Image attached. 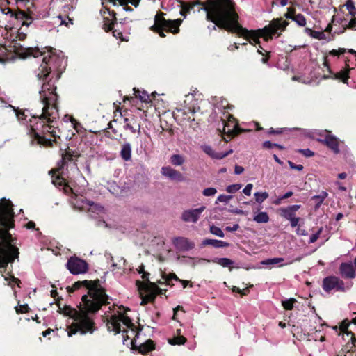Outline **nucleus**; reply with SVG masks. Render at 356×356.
<instances>
[{"instance_id":"f257e3e1","label":"nucleus","mask_w":356,"mask_h":356,"mask_svg":"<svg viewBox=\"0 0 356 356\" xmlns=\"http://www.w3.org/2000/svg\"><path fill=\"white\" fill-rule=\"evenodd\" d=\"M30 23L24 22L18 30H12L11 34H15L13 41L8 46L9 51H14L22 58L29 56L38 57L44 55L42 63L35 71L36 77L42 82L41 90L39 91L40 99L42 105V112L34 114L29 119L30 134L34 137L38 144L50 146L52 144L51 139H47L40 136L41 134L49 133L52 136H56L55 124L58 119V111L56 105L58 95L56 92V87L52 81L53 73H57V79L60 77L63 70L65 67L66 60L61 51L56 49L46 47L47 52H42L39 49L24 48L17 42V40H24L26 37V29Z\"/></svg>"},{"instance_id":"f03ea898","label":"nucleus","mask_w":356,"mask_h":356,"mask_svg":"<svg viewBox=\"0 0 356 356\" xmlns=\"http://www.w3.org/2000/svg\"><path fill=\"white\" fill-rule=\"evenodd\" d=\"M203 9L207 13V19L216 26L225 30L236 33L243 37L251 44H259V38L265 41L273 38V35L279 36L288 26L289 23L282 18L274 19L268 25L263 29L249 31L243 28L238 23V14L234 9L232 0H207L202 3Z\"/></svg>"},{"instance_id":"7ed1b4c3","label":"nucleus","mask_w":356,"mask_h":356,"mask_svg":"<svg viewBox=\"0 0 356 356\" xmlns=\"http://www.w3.org/2000/svg\"><path fill=\"white\" fill-rule=\"evenodd\" d=\"M81 286L85 288L87 293L83 295L79 309L60 303L57 304L58 312L72 320L71 324L67 327L68 337L78 332L81 334L93 333L95 327L92 315L108 302V296L100 286L99 280L77 282L72 288L76 290Z\"/></svg>"},{"instance_id":"20e7f679","label":"nucleus","mask_w":356,"mask_h":356,"mask_svg":"<svg viewBox=\"0 0 356 356\" xmlns=\"http://www.w3.org/2000/svg\"><path fill=\"white\" fill-rule=\"evenodd\" d=\"M13 209L12 202L6 198L0 200V268L13 262L18 257V249L11 244V235L8 230L13 227Z\"/></svg>"},{"instance_id":"39448f33","label":"nucleus","mask_w":356,"mask_h":356,"mask_svg":"<svg viewBox=\"0 0 356 356\" xmlns=\"http://www.w3.org/2000/svg\"><path fill=\"white\" fill-rule=\"evenodd\" d=\"M128 311H129V309L122 306L114 308L110 314H106V325L110 332H113L115 334L122 333L124 343L127 340L131 339V344L136 346V338L138 337L139 332H136V326L127 316Z\"/></svg>"},{"instance_id":"423d86ee","label":"nucleus","mask_w":356,"mask_h":356,"mask_svg":"<svg viewBox=\"0 0 356 356\" xmlns=\"http://www.w3.org/2000/svg\"><path fill=\"white\" fill-rule=\"evenodd\" d=\"M60 169L56 170H51L52 175V183L55 186H63V190L65 193H71L72 195L70 198V203L72 206L79 211H86L90 213H97L103 211V208L98 204H95L93 202L86 200L85 197L81 194H77L74 188L65 183V180L60 177Z\"/></svg>"},{"instance_id":"0eeeda50","label":"nucleus","mask_w":356,"mask_h":356,"mask_svg":"<svg viewBox=\"0 0 356 356\" xmlns=\"http://www.w3.org/2000/svg\"><path fill=\"white\" fill-rule=\"evenodd\" d=\"M184 104L185 105L183 107L175 109L173 112L174 118L181 125L191 121L190 127L195 129L197 127V123L195 122V118L193 116L194 113L200 111L197 102L194 99L193 95H188L186 96Z\"/></svg>"},{"instance_id":"6e6552de","label":"nucleus","mask_w":356,"mask_h":356,"mask_svg":"<svg viewBox=\"0 0 356 356\" xmlns=\"http://www.w3.org/2000/svg\"><path fill=\"white\" fill-rule=\"evenodd\" d=\"M77 0H51L50 8L60 11L57 15L56 19L60 24H72V19L69 17L68 14L74 10Z\"/></svg>"},{"instance_id":"1a4fd4ad","label":"nucleus","mask_w":356,"mask_h":356,"mask_svg":"<svg viewBox=\"0 0 356 356\" xmlns=\"http://www.w3.org/2000/svg\"><path fill=\"white\" fill-rule=\"evenodd\" d=\"M182 20L177 19L175 20H166L163 14H157L154 18V24L152 26V30L158 33L161 37H164V31L177 33L179 32V27Z\"/></svg>"},{"instance_id":"9d476101","label":"nucleus","mask_w":356,"mask_h":356,"mask_svg":"<svg viewBox=\"0 0 356 356\" xmlns=\"http://www.w3.org/2000/svg\"><path fill=\"white\" fill-rule=\"evenodd\" d=\"M136 285L141 296V305H145L154 300L156 295L161 291V289L153 282H141L138 280Z\"/></svg>"},{"instance_id":"9b49d317","label":"nucleus","mask_w":356,"mask_h":356,"mask_svg":"<svg viewBox=\"0 0 356 356\" xmlns=\"http://www.w3.org/2000/svg\"><path fill=\"white\" fill-rule=\"evenodd\" d=\"M351 287V283L345 284L339 277L330 276L323 281V289L326 292L346 291Z\"/></svg>"},{"instance_id":"f8f14e48","label":"nucleus","mask_w":356,"mask_h":356,"mask_svg":"<svg viewBox=\"0 0 356 356\" xmlns=\"http://www.w3.org/2000/svg\"><path fill=\"white\" fill-rule=\"evenodd\" d=\"M221 126L222 128L219 126L218 130L220 133L227 135V137L224 138L226 141H229L234 136L240 132L236 120L232 115H229L227 121L222 120Z\"/></svg>"},{"instance_id":"ddd939ff","label":"nucleus","mask_w":356,"mask_h":356,"mask_svg":"<svg viewBox=\"0 0 356 356\" xmlns=\"http://www.w3.org/2000/svg\"><path fill=\"white\" fill-rule=\"evenodd\" d=\"M67 269L73 275L82 274L87 271V263L77 257H70L66 264Z\"/></svg>"},{"instance_id":"4468645a","label":"nucleus","mask_w":356,"mask_h":356,"mask_svg":"<svg viewBox=\"0 0 356 356\" xmlns=\"http://www.w3.org/2000/svg\"><path fill=\"white\" fill-rule=\"evenodd\" d=\"M205 209L206 207L202 205L197 209L184 210L181 213V219L185 222L196 223Z\"/></svg>"},{"instance_id":"2eb2a0df","label":"nucleus","mask_w":356,"mask_h":356,"mask_svg":"<svg viewBox=\"0 0 356 356\" xmlns=\"http://www.w3.org/2000/svg\"><path fill=\"white\" fill-rule=\"evenodd\" d=\"M161 173L163 177L172 181L181 182L185 180L184 177L180 172L171 168L170 166L162 167L161 170Z\"/></svg>"},{"instance_id":"dca6fc26","label":"nucleus","mask_w":356,"mask_h":356,"mask_svg":"<svg viewBox=\"0 0 356 356\" xmlns=\"http://www.w3.org/2000/svg\"><path fill=\"white\" fill-rule=\"evenodd\" d=\"M303 258L302 256L298 257L293 260H289L286 263H284V258L282 257H275L267 259L261 261V264L264 266H277L282 267L284 266L290 265L295 261H300Z\"/></svg>"},{"instance_id":"f3484780","label":"nucleus","mask_w":356,"mask_h":356,"mask_svg":"<svg viewBox=\"0 0 356 356\" xmlns=\"http://www.w3.org/2000/svg\"><path fill=\"white\" fill-rule=\"evenodd\" d=\"M175 247L180 251H186L193 249L195 244L184 237H177L172 240Z\"/></svg>"},{"instance_id":"a211bd4d","label":"nucleus","mask_w":356,"mask_h":356,"mask_svg":"<svg viewBox=\"0 0 356 356\" xmlns=\"http://www.w3.org/2000/svg\"><path fill=\"white\" fill-rule=\"evenodd\" d=\"M134 95L136 97H138L140 101L143 102H154L155 106H159L157 102L159 100L156 99V92H152L151 95H149L145 90H140L139 89L134 88Z\"/></svg>"},{"instance_id":"6ab92c4d","label":"nucleus","mask_w":356,"mask_h":356,"mask_svg":"<svg viewBox=\"0 0 356 356\" xmlns=\"http://www.w3.org/2000/svg\"><path fill=\"white\" fill-rule=\"evenodd\" d=\"M201 149L205 154L213 159H222L233 152L232 149H229L226 152H218L213 150L211 146L207 145H202Z\"/></svg>"},{"instance_id":"aec40b11","label":"nucleus","mask_w":356,"mask_h":356,"mask_svg":"<svg viewBox=\"0 0 356 356\" xmlns=\"http://www.w3.org/2000/svg\"><path fill=\"white\" fill-rule=\"evenodd\" d=\"M140 0H111V3H113V6H121L122 10L125 11H132L133 9L128 6V3H131V5L137 7L139 4Z\"/></svg>"},{"instance_id":"412c9836","label":"nucleus","mask_w":356,"mask_h":356,"mask_svg":"<svg viewBox=\"0 0 356 356\" xmlns=\"http://www.w3.org/2000/svg\"><path fill=\"white\" fill-rule=\"evenodd\" d=\"M124 128L125 129L130 130L132 133H138L140 132V125L136 123V119L134 117L131 118H124Z\"/></svg>"},{"instance_id":"4be33fe9","label":"nucleus","mask_w":356,"mask_h":356,"mask_svg":"<svg viewBox=\"0 0 356 356\" xmlns=\"http://www.w3.org/2000/svg\"><path fill=\"white\" fill-rule=\"evenodd\" d=\"M322 141H323L334 153L337 154L339 152L338 140L333 136L326 133L325 137L322 140Z\"/></svg>"},{"instance_id":"5701e85b","label":"nucleus","mask_w":356,"mask_h":356,"mask_svg":"<svg viewBox=\"0 0 356 356\" xmlns=\"http://www.w3.org/2000/svg\"><path fill=\"white\" fill-rule=\"evenodd\" d=\"M300 208V205L295 204L281 209L282 216L286 220H290L296 216V212Z\"/></svg>"},{"instance_id":"b1692460","label":"nucleus","mask_w":356,"mask_h":356,"mask_svg":"<svg viewBox=\"0 0 356 356\" xmlns=\"http://www.w3.org/2000/svg\"><path fill=\"white\" fill-rule=\"evenodd\" d=\"M341 274L343 277L353 278L355 277V270L352 264L343 263L340 266Z\"/></svg>"},{"instance_id":"393cba45","label":"nucleus","mask_w":356,"mask_h":356,"mask_svg":"<svg viewBox=\"0 0 356 356\" xmlns=\"http://www.w3.org/2000/svg\"><path fill=\"white\" fill-rule=\"evenodd\" d=\"M172 280H175V281H179L180 282L182 283L183 284V287L185 288L186 287L187 284H188V281L187 280H179L177 275L174 273L172 274H170V275H163L162 277V281L160 280L159 281V283L160 284H166L167 285H172Z\"/></svg>"},{"instance_id":"a878e982","label":"nucleus","mask_w":356,"mask_h":356,"mask_svg":"<svg viewBox=\"0 0 356 356\" xmlns=\"http://www.w3.org/2000/svg\"><path fill=\"white\" fill-rule=\"evenodd\" d=\"M108 13L109 14L111 18L107 17H104V24L103 28L106 31H109L113 30V26H114V21H115V13L112 11L111 13L108 10Z\"/></svg>"},{"instance_id":"bb28decb","label":"nucleus","mask_w":356,"mask_h":356,"mask_svg":"<svg viewBox=\"0 0 356 356\" xmlns=\"http://www.w3.org/2000/svg\"><path fill=\"white\" fill-rule=\"evenodd\" d=\"M121 157L126 161H129L131 157V147L129 143L122 145L120 151Z\"/></svg>"},{"instance_id":"cd10ccee","label":"nucleus","mask_w":356,"mask_h":356,"mask_svg":"<svg viewBox=\"0 0 356 356\" xmlns=\"http://www.w3.org/2000/svg\"><path fill=\"white\" fill-rule=\"evenodd\" d=\"M204 245H212L215 248H222L227 246V243L222 241L216 239H205L202 241Z\"/></svg>"},{"instance_id":"c85d7f7f","label":"nucleus","mask_w":356,"mask_h":356,"mask_svg":"<svg viewBox=\"0 0 356 356\" xmlns=\"http://www.w3.org/2000/svg\"><path fill=\"white\" fill-rule=\"evenodd\" d=\"M154 348V344L152 340H147L145 343L140 344L138 350L141 353H146Z\"/></svg>"},{"instance_id":"c756f323","label":"nucleus","mask_w":356,"mask_h":356,"mask_svg":"<svg viewBox=\"0 0 356 356\" xmlns=\"http://www.w3.org/2000/svg\"><path fill=\"white\" fill-rule=\"evenodd\" d=\"M2 276L4 277L5 281L7 282V284L8 286H10L12 288L14 286V285H17L18 287L20 286V280L17 278H15L12 275L8 273L7 275H2Z\"/></svg>"},{"instance_id":"7c9ffc66","label":"nucleus","mask_w":356,"mask_h":356,"mask_svg":"<svg viewBox=\"0 0 356 356\" xmlns=\"http://www.w3.org/2000/svg\"><path fill=\"white\" fill-rule=\"evenodd\" d=\"M349 68H346L345 70H343L340 71L339 72H337L334 74V79H339L343 83H347V81L349 78L348 73H349Z\"/></svg>"},{"instance_id":"2f4dec72","label":"nucleus","mask_w":356,"mask_h":356,"mask_svg":"<svg viewBox=\"0 0 356 356\" xmlns=\"http://www.w3.org/2000/svg\"><path fill=\"white\" fill-rule=\"evenodd\" d=\"M170 345H183L186 342V338L181 335H177L168 339Z\"/></svg>"},{"instance_id":"473e14b6","label":"nucleus","mask_w":356,"mask_h":356,"mask_svg":"<svg viewBox=\"0 0 356 356\" xmlns=\"http://www.w3.org/2000/svg\"><path fill=\"white\" fill-rule=\"evenodd\" d=\"M253 220L258 223H265L269 221V216L265 211H261L254 216Z\"/></svg>"},{"instance_id":"72a5a7b5","label":"nucleus","mask_w":356,"mask_h":356,"mask_svg":"<svg viewBox=\"0 0 356 356\" xmlns=\"http://www.w3.org/2000/svg\"><path fill=\"white\" fill-rule=\"evenodd\" d=\"M185 162L183 156L180 154H173L170 157V163L175 166L181 165Z\"/></svg>"},{"instance_id":"f704fd0d","label":"nucleus","mask_w":356,"mask_h":356,"mask_svg":"<svg viewBox=\"0 0 356 356\" xmlns=\"http://www.w3.org/2000/svg\"><path fill=\"white\" fill-rule=\"evenodd\" d=\"M212 262L216 263L222 267H229L233 264V261L228 258H216L211 261Z\"/></svg>"},{"instance_id":"c9c22d12","label":"nucleus","mask_w":356,"mask_h":356,"mask_svg":"<svg viewBox=\"0 0 356 356\" xmlns=\"http://www.w3.org/2000/svg\"><path fill=\"white\" fill-rule=\"evenodd\" d=\"M209 262H210V260L203 258H190V261L188 263L191 266H195L197 265H204V264Z\"/></svg>"},{"instance_id":"e433bc0d","label":"nucleus","mask_w":356,"mask_h":356,"mask_svg":"<svg viewBox=\"0 0 356 356\" xmlns=\"http://www.w3.org/2000/svg\"><path fill=\"white\" fill-rule=\"evenodd\" d=\"M295 302H296V300L295 298H289L282 300V305L285 309L291 310Z\"/></svg>"},{"instance_id":"4c0bfd02","label":"nucleus","mask_w":356,"mask_h":356,"mask_svg":"<svg viewBox=\"0 0 356 356\" xmlns=\"http://www.w3.org/2000/svg\"><path fill=\"white\" fill-rule=\"evenodd\" d=\"M255 200L257 202L261 204L268 197L267 192H256L254 193Z\"/></svg>"},{"instance_id":"58836bf2","label":"nucleus","mask_w":356,"mask_h":356,"mask_svg":"<svg viewBox=\"0 0 356 356\" xmlns=\"http://www.w3.org/2000/svg\"><path fill=\"white\" fill-rule=\"evenodd\" d=\"M345 6L351 15L354 16L356 15V8L355 6L354 2L352 0H348L345 4Z\"/></svg>"},{"instance_id":"ea45409f","label":"nucleus","mask_w":356,"mask_h":356,"mask_svg":"<svg viewBox=\"0 0 356 356\" xmlns=\"http://www.w3.org/2000/svg\"><path fill=\"white\" fill-rule=\"evenodd\" d=\"M343 26H344L343 30L341 33L343 32L346 29L356 31V17L352 18L348 23L344 24Z\"/></svg>"},{"instance_id":"a19ab883","label":"nucleus","mask_w":356,"mask_h":356,"mask_svg":"<svg viewBox=\"0 0 356 356\" xmlns=\"http://www.w3.org/2000/svg\"><path fill=\"white\" fill-rule=\"evenodd\" d=\"M137 270L139 274H142V278L144 280L143 282H150L149 280V273L145 271V267L143 265H140Z\"/></svg>"},{"instance_id":"79ce46f5","label":"nucleus","mask_w":356,"mask_h":356,"mask_svg":"<svg viewBox=\"0 0 356 356\" xmlns=\"http://www.w3.org/2000/svg\"><path fill=\"white\" fill-rule=\"evenodd\" d=\"M293 20L300 26H305L306 25L305 17L302 14H297Z\"/></svg>"},{"instance_id":"37998d69","label":"nucleus","mask_w":356,"mask_h":356,"mask_svg":"<svg viewBox=\"0 0 356 356\" xmlns=\"http://www.w3.org/2000/svg\"><path fill=\"white\" fill-rule=\"evenodd\" d=\"M210 232L212 234L218 237H224V233L222 229L216 226L212 225L210 227Z\"/></svg>"},{"instance_id":"c03bdc74","label":"nucleus","mask_w":356,"mask_h":356,"mask_svg":"<svg viewBox=\"0 0 356 356\" xmlns=\"http://www.w3.org/2000/svg\"><path fill=\"white\" fill-rule=\"evenodd\" d=\"M242 187V185L240 184H235L228 186L226 188V191L229 193H234L239 191Z\"/></svg>"},{"instance_id":"a18cd8bd","label":"nucleus","mask_w":356,"mask_h":356,"mask_svg":"<svg viewBox=\"0 0 356 356\" xmlns=\"http://www.w3.org/2000/svg\"><path fill=\"white\" fill-rule=\"evenodd\" d=\"M217 193V190L215 188L209 187L202 191L203 195L206 197L214 196Z\"/></svg>"},{"instance_id":"49530a36","label":"nucleus","mask_w":356,"mask_h":356,"mask_svg":"<svg viewBox=\"0 0 356 356\" xmlns=\"http://www.w3.org/2000/svg\"><path fill=\"white\" fill-rule=\"evenodd\" d=\"M113 35L116 38L121 39L122 41H128V36L127 35L124 36L122 35V33L117 29H115L113 31Z\"/></svg>"},{"instance_id":"de8ad7c7","label":"nucleus","mask_w":356,"mask_h":356,"mask_svg":"<svg viewBox=\"0 0 356 356\" xmlns=\"http://www.w3.org/2000/svg\"><path fill=\"white\" fill-rule=\"evenodd\" d=\"M233 197L232 195H220L216 200L217 202L228 203L230 200Z\"/></svg>"},{"instance_id":"09e8293b","label":"nucleus","mask_w":356,"mask_h":356,"mask_svg":"<svg viewBox=\"0 0 356 356\" xmlns=\"http://www.w3.org/2000/svg\"><path fill=\"white\" fill-rule=\"evenodd\" d=\"M13 111L15 113L16 117L17 118L19 121L22 122V123L27 122L26 120L27 115L25 114L24 112H16V111L14 108Z\"/></svg>"},{"instance_id":"8fccbe9b","label":"nucleus","mask_w":356,"mask_h":356,"mask_svg":"<svg viewBox=\"0 0 356 356\" xmlns=\"http://www.w3.org/2000/svg\"><path fill=\"white\" fill-rule=\"evenodd\" d=\"M296 15V10L294 8H289L287 12L284 14V17L293 20Z\"/></svg>"},{"instance_id":"3c124183","label":"nucleus","mask_w":356,"mask_h":356,"mask_svg":"<svg viewBox=\"0 0 356 356\" xmlns=\"http://www.w3.org/2000/svg\"><path fill=\"white\" fill-rule=\"evenodd\" d=\"M311 37L318 40H323L325 38V34L322 31H316L313 30Z\"/></svg>"},{"instance_id":"603ef678","label":"nucleus","mask_w":356,"mask_h":356,"mask_svg":"<svg viewBox=\"0 0 356 356\" xmlns=\"http://www.w3.org/2000/svg\"><path fill=\"white\" fill-rule=\"evenodd\" d=\"M322 232V228H320L317 232H316L315 234H313L311 236H310V238H309V243H313L314 242H316L318 238H319V236L320 234H321Z\"/></svg>"},{"instance_id":"864d4df0","label":"nucleus","mask_w":356,"mask_h":356,"mask_svg":"<svg viewBox=\"0 0 356 356\" xmlns=\"http://www.w3.org/2000/svg\"><path fill=\"white\" fill-rule=\"evenodd\" d=\"M349 325H350V323L347 320H344L341 322V323L339 326V329L342 332H346V333L348 334L347 332V330H348V327Z\"/></svg>"},{"instance_id":"5fc2aeb1","label":"nucleus","mask_w":356,"mask_h":356,"mask_svg":"<svg viewBox=\"0 0 356 356\" xmlns=\"http://www.w3.org/2000/svg\"><path fill=\"white\" fill-rule=\"evenodd\" d=\"M192 8V6H188V5H186V4H184L182 6V8L180 10V14L184 16V17H186L187 13L190 11V10Z\"/></svg>"},{"instance_id":"6e6d98bb","label":"nucleus","mask_w":356,"mask_h":356,"mask_svg":"<svg viewBox=\"0 0 356 356\" xmlns=\"http://www.w3.org/2000/svg\"><path fill=\"white\" fill-rule=\"evenodd\" d=\"M72 124L77 133L81 132L83 127L76 119H74V121L72 122Z\"/></svg>"},{"instance_id":"4d7b16f0","label":"nucleus","mask_w":356,"mask_h":356,"mask_svg":"<svg viewBox=\"0 0 356 356\" xmlns=\"http://www.w3.org/2000/svg\"><path fill=\"white\" fill-rule=\"evenodd\" d=\"M298 152L306 157H312L314 155V152L309 149H299Z\"/></svg>"},{"instance_id":"13d9d810","label":"nucleus","mask_w":356,"mask_h":356,"mask_svg":"<svg viewBox=\"0 0 356 356\" xmlns=\"http://www.w3.org/2000/svg\"><path fill=\"white\" fill-rule=\"evenodd\" d=\"M252 188L253 185L252 184H248L243 188V193L246 195L250 196L251 195Z\"/></svg>"},{"instance_id":"bf43d9fd","label":"nucleus","mask_w":356,"mask_h":356,"mask_svg":"<svg viewBox=\"0 0 356 356\" xmlns=\"http://www.w3.org/2000/svg\"><path fill=\"white\" fill-rule=\"evenodd\" d=\"M284 130H286V129L280 128V129H274L273 128H270L268 131V133L269 134H280L283 133V131Z\"/></svg>"},{"instance_id":"052dcab7","label":"nucleus","mask_w":356,"mask_h":356,"mask_svg":"<svg viewBox=\"0 0 356 356\" xmlns=\"http://www.w3.org/2000/svg\"><path fill=\"white\" fill-rule=\"evenodd\" d=\"M345 51V49H339L338 50L333 49L330 52V54L333 56H339L341 54H343Z\"/></svg>"},{"instance_id":"680f3d73","label":"nucleus","mask_w":356,"mask_h":356,"mask_svg":"<svg viewBox=\"0 0 356 356\" xmlns=\"http://www.w3.org/2000/svg\"><path fill=\"white\" fill-rule=\"evenodd\" d=\"M327 196V193H323V194H321L320 195L314 196V199L318 200L319 204H321Z\"/></svg>"},{"instance_id":"e2e57ef3","label":"nucleus","mask_w":356,"mask_h":356,"mask_svg":"<svg viewBox=\"0 0 356 356\" xmlns=\"http://www.w3.org/2000/svg\"><path fill=\"white\" fill-rule=\"evenodd\" d=\"M27 305H19L15 307V310L17 313H24L26 311Z\"/></svg>"},{"instance_id":"0e129e2a","label":"nucleus","mask_w":356,"mask_h":356,"mask_svg":"<svg viewBox=\"0 0 356 356\" xmlns=\"http://www.w3.org/2000/svg\"><path fill=\"white\" fill-rule=\"evenodd\" d=\"M289 165L291 169H295L298 171H300L303 169V166L302 165H296L291 161H289Z\"/></svg>"},{"instance_id":"69168bd1","label":"nucleus","mask_w":356,"mask_h":356,"mask_svg":"<svg viewBox=\"0 0 356 356\" xmlns=\"http://www.w3.org/2000/svg\"><path fill=\"white\" fill-rule=\"evenodd\" d=\"M289 221L291 222V227H295L298 225V224L300 221V218L295 216V217H293V218L290 219Z\"/></svg>"},{"instance_id":"338daca9","label":"nucleus","mask_w":356,"mask_h":356,"mask_svg":"<svg viewBox=\"0 0 356 356\" xmlns=\"http://www.w3.org/2000/svg\"><path fill=\"white\" fill-rule=\"evenodd\" d=\"M275 145H277V144L276 143H273L270 141H265L264 143H263V147L264 148H266V149H270V148H273L274 147V146Z\"/></svg>"},{"instance_id":"774afa93","label":"nucleus","mask_w":356,"mask_h":356,"mask_svg":"<svg viewBox=\"0 0 356 356\" xmlns=\"http://www.w3.org/2000/svg\"><path fill=\"white\" fill-rule=\"evenodd\" d=\"M288 3V0H274L273 2L275 5H280L282 6H285Z\"/></svg>"}]
</instances>
